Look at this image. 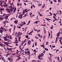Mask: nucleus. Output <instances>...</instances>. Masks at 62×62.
I'll return each mask as SVG.
<instances>
[{"label": "nucleus", "mask_w": 62, "mask_h": 62, "mask_svg": "<svg viewBox=\"0 0 62 62\" xmlns=\"http://www.w3.org/2000/svg\"><path fill=\"white\" fill-rule=\"evenodd\" d=\"M20 5V4H19V3H17V6H19Z\"/></svg>", "instance_id": "nucleus-43"}, {"label": "nucleus", "mask_w": 62, "mask_h": 62, "mask_svg": "<svg viewBox=\"0 0 62 62\" xmlns=\"http://www.w3.org/2000/svg\"><path fill=\"white\" fill-rule=\"evenodd\" d=\"M41 47H43V49H44V43H43V45H41Z\"/></svg>", "instance_id": "nucleus-7"}, {"label": "nucleus", "mask_w": 62, "mask_h": 62, "mask_svg": "<svg viewBox=\"0 0 62 62\" xmlns=\"http://www.w3.org/2000/svg\"><path fill=\"white\" fill-rule=\"evenodd\" d=\"M45 50H46V51H48V49L46 48H45Z\"/></svg>", "instance_id": "nucleus-31"}, {"label": "nucleus", "mask_w": 62, "mask_h": 62, "mask_svg": "<svg viewBox=\"0 0 62 62\" xmlns=\"http://www.w3.org/2000/svg\"><path fill=\"white\" fill-rule=\"evenodd\" d=\"M44 33H45L46 32V30H44Z\"/></svg>", "instance_id": "nucleus-38"}, {"label": "nucleus", "mask_w": 62, "mask_h": 62, "mask_svg": "<svg viewBox=\"0 0 62 62\" xmlns=\"http://www.w3.org/2000/svg\"><path fill=\"white\" fill-rule=\"evenodd\" d=\"M30 51L29 50V51H27V53H28L27 54V55H28V54H30V52H29Z\"/></svg>", "instance_id": "nucleus-18"}, {"label": "nucleus", "mask_w": 62, "mask_h": 62, "mask_svg": "<svg viewBox=\"0 0 62 62\" xmlns=\"http://www.w3.org/2000/svg\"><path fill=\"white\" fill-rule=\"evenodd\" d=\"M17 36H18V37H19L18 38H19V41H20V42H21V41H20L21 40L20 39H21V37H20V36H21L20 35V32H19L17 34Z\"/></svg>", "instance_id": "nucleus-1"}, {"label": "nucleus", "mask_w": 62, "mask_h": 62, "mask_svg": "<svg viewBox=\"0 0 62 62\" xmlns=\"http://www.w3.org/2000/svg\"><path fill=\"white\" fill-rule=\"evenodd\" d=\"M24 53L25 54H25H27L28 53L27 52H26V51H25L24 52Z\"/></svg>", "instance_id": "nucleus-23"}, {"label": "nucleus", "mask_w": 62, "mask_h": 62, "mask_svg": "<svg viewBox=\"0 0 62 62\" xmlns=\"http://www.w3.org/2000/svg\"><path fill=\"white\" fill-rule=\"evenodd\" d=\"M60 32L59 31V32L58 33H57V37H59V35H60Z\"/></svg>", "instance_id": "nucleus-8"}, {"label": "nucleus", "mask_w": 62, "mask_h": 62, "mask_svg": "<svg viewBox=\"0 0 62 62\" xmlns=\"http://www.w3.org/2000/svg\"><path fill=\"white\" fill-rule=\"evenodd\" d=\"M31 43V42L30 41V40H29L28 41V45H29H29H30Z\"/></svg>", "instance_id": "nucleus-5"}, {"label": "nucleus", "mask_w": 62, "mask_h": 62, "mask_svg": "<svg viewBox=\"0 0 62 62\" xmlns=\"http://www.w3.org/2000/svg\"><path fill=\"white\" fill-rule=\"evenodd\" d=\"M26 39H25V40L23 41V42L24 43H25V42H26Z\"/></svg>", "instance_id": "nucleus-30"}, {"label": "nucleus", "mask_w": 62, "mask_h": 62, "mask_svg": "<svg viewBox=\"0 0 62 62\" xmlns=\"http://www.w3.org/2000/svg\"><path fill=\"white\" fill-rule=\"evenodd\" d=\"M19 52H20V51H19L18 52H16V53L17 54H18V53H19Z\"/></svg>", "instance_id": "nucleus-25"}, {"label": "nucleus", "mask_w": 62, "mask_h": 62, "mask_svg": "<svg viewBox=\"0 0 62 62\" xmlns=\"http://www.w3.org/2000/svg\"><path fill=\"white\" fill-rule=\"evenodd\" d=\"M23 25V24H21V25H20V26H23V25Z\"/></svg>", "instance_id": "nucleus-48"}, {"label": "nucleus", "mask_w": 62, "mask_h": 62, "mask_svg": "<svg viewBox=\"0 0 62 62\" xmlns=\"http://www.w3.org/2000/svg\"><path fill=\"white\" fill-rule=\"evenodd\" d=\"M43 26H46V25H45V24H44V25H43Z\"/></svg>", "instance_id": "nucleus-60"}, {"label": "nucleus", "mask_w": 62, "mask_h": 62, "mask_svg": "<svg viewBox=\"0 0 62 62\" xmlns=\"http://www.w3.org/2000/svg\"><path fill=\"white\" fill-rule=\"evenodd\" d=\"M49 9L50 10H51V9H52V8H49Z\"/></svg>", "instance_id": "nucleus-63"}, {"label": "nucleus", "mask_w": 62, "mask_h": 62, "mask_svg": "<svg viewBox=\"0 0 62 62\" xmlns=\"http://www.w3.org/2000/svg\"><path fill=\"white\" fill-rule=\"evenodd\" d=\"M38 35L39 37H40V34H38Z\"/></svg>", "instance_id": "nucleus-52"}, {"label": "nucleus", "mask_w": 62, "mask_h": 62, "mask_svg": "<svg viewBox=\"0 0 62 62\" xmlns=\"http://www.w3.org/2000/svg\"><path fill=\"white\" fill-rule=\"evenodd\" d=\"M40 56L39 55L38 56V58H40Z\"/></svg>", "instance_id": "nucleus-61"}, {"label": "nucleus", "mask_w": 62, "mask_h": 62, "mask_svg": "<svg viewBox=\"0 0 62 62\" xmlns=\"http://www.w3.org/2000/svg\"><path fill=\"white\" fill-rule=\"evenodd\" d=\"M21 45H20V46H19V49L20 50H23V48L21 47Z\"/></svg>", "instance_id": "nucleus-13"}, {"label": "nucleus", "mask_w": 62, "mask_h": 62, "mask_svg": "<svg viewBox=\"0 0 62 62\" xmlns=\"http://www.w3.org/2000/svg\"><path fill=\"white\" fill-rule=\"evenodd\" d=\"M1 57L2 58L1 59L2 60H3V59H4V57H3V56H1Z\"/></svg>", "instance_id": "nucleus-21"}, {"label": "nucleus", "mask_w": 62, "mask_h": 62, "mask_svg": "<svg viewBox=\"0 0 62 62\" xmlns=\"http://www.w3.org/2000/svg\"><path fill=\"white\" fill-rule=\"evenodd\" d=\"M3 43H4L5 44V45H6V44H7V43H8V44H9H9H10L11 43H8V42H3Z\"/></svg>", "instance_id": "nucleus-6"}, {"label": "nucleus", "mask_w": 62, "mask_h": 62, "mask_svg": "<svg viewBox=\"0 0 62 62\" xmlns=\"http://www.w3.org/2000/svg\"><path fill=\"white\" fill-rule=\"evenodd\" d=\"M36 23L38 24V22H37V21H36L35 22H34V23Z\"/></svg>", "instance_id": "nucleus-40"}, {"label": "nucleus", "mask_w": 62, "mask_h": 62, "mask_svg": "<svg viewBox=\"0 0 62 62\" xmlns=\"http://www.w3.org/2000/svg\"><path fill=\"white\" fill-rule=\"evenodd\" d=\"M49 43V42L47 41V42L46 43V45H48V43Z\"/></svg>", "instance_id": "nucleus-29"}, {"label": "nucleus", "mask_w": 62, "mask_h": 62, "mask_svg": "<svg viewBox=\"0 0 62 62\" xmlns=\"http://www.w3.org/2000/svg\"><path fill=\"white\" fill-rule=\"evenodd\" d=\"M8 59L10 61V58H8Z\"/></svg>", "instance_id": "nucleus-54"}, {"label": "nucleus", "mask_w": 62, "mask_h": 62, "mask_svg": "<svg viewBox=\"0 0 62 62\" xmlns=\"http://www.w3.org/2000/svg\"><path fill=\"white\" fill-rule=\"evenodd\" d=\"M54 1V2H56L57 1L56 0H53Z\"/></svg>", "instance_id": "nucleus-53"}, {"label": "nucleus", "mask_w": 62, "mask_h": 62, "mask_svg": "<svg viewBox=\"0 0 62 62\" xmlns=\"http://www.w3.org/2000/svg\"><path fill=\"white\" fill-rule=\"evenodd\" d=\"M25 31H26V29H27V28L26 27L25 28Z\"/></svg>", "instance_id": "nucleus-57"}, {"label": "nucleus", "mask_w": 62, "mask_h": 62, "mask_svg": "<svg viewBox=\"0 0 62 62\" xmlns=\"http://www.w3.org/2000/svg\"><path fill=\"white\" fill-rule=\"evenodd\" d=\"M35 38L36 39H39V38L37 37V36H35Z\"/></svg>", "instance_id": "nucleus-34"}, {"label": "nucleus", "mask_w": 62, "mask_h": 62, "mask_svg": "<svg viewBox=\"0 0 62 62\" xmlns=\"http://www.w3.org/2000/svg\"><path fill=\"white\" fill-rule=\"evenodd\" d=\"M53 18H54V19L55 18V17L54 16H53Z\"/></svg>", "instance_id": "nucleus-58"}, {"label": "nucleus", "mask_w": 62, "mask_h": 62, "mask_svg": "<svg viewBox=\"0 0 62 62\" xmlns=\"http://www.w3.org/2000/svg\"><path fill=\"white\" fill-rule=\"evenodd\" d=\"M3 23L4 24H5L6 23V21H5L4 22H3Z\"/></svg>", "instance_id": "nucleus-49"}, {"label": "nucleus", "mask_w": 62, "mask_h": 62, "mask_svg": "<svg viewBox=\"0 0 62 62\" xmlns=\"http://www.w3.org/2000/svg\"><path fill=\"white\" fill-rule=\"evenodd\" d=\"M22 16L23 15H20L18 16V18H19L20 19H22L23 18L22 17Z\"/></svg>", "instance_id": "nucleus-4"}, {"label": "nucleus", "mask_w": 62, "mask_h": 62, "mask_svg": "<svg viewBox=\"0 0 62 62\" xmlns=\"http://www.w3.org/2000/svg\"><path fill=\"white\" fill-rule=\"evenodd\" d=\"M8 15H9L8 14L7 16H5V17L4 18L5 19H8Z\"/></svg>", "instance_id": "nucleus-9"}, {"label": "nucleus", "mask_w": 62, "mask_h": 62, "mask_svg": "<svg viewBox=\"0 0 62 62\" xmlns=\"http://www.w3.org/2000/svg\"><path fill=\"white\" fill-rule=\"evenodd\" d=\"M17 32H16L15 33V35H17Z\"/></svg>", "instance_id": "nucleus-56"}, {"label": "nucleus", "mask_w": 62, "mask_h": 62, "mask_svg": "<svg viewBox=\"0 0 62 62\" xmlns=\"http://www.w3.org/2000/svg\"><path fill=\"white\" fill-rule=\"evenodd\" d=\"M1 10H4V8H1Z\"/></svg>", "instance_id": "nucleus-55"}, {"label": "nucleus", "mask_w": 62, "mask_h": 62, "mask_svg": "<svg viewBox=\"0 0 62 62\" xmlns=\"http://www.w3.org/2000/svg\"><path fill=\"white\" fill-rule=\"evenodd\" d=\"M0 19H1V20H2L3 19V18L2 17H0Z\"/></svg>", "instance_id": "nucleus-64"}, {"label": "nucleus", "mask_w": 62, "mask_h": 62, "mask_svg": "<svg viewBox=\"0 0 62 62\" xmlns=\"http://www.w3.org/2000/svg\"><path fill=\"white\" fill-rule=\"evenodd\" d=\"M55 47V46H52V47L53 48H54V47Z\"/></svg>", "instance_id": "nucleus-62"}, {"label": "nucleus", "mask_w": 62, "mask_h": 62, "mask_svg": "<svg viewBox=\"0 0 62 62\" xmlns=\"http://www.w3.org/2000/svg\"><path fill=\"white\" fill-rule=\"evenodd\" d=\"M22 23H23V25H24L25 24H26V23H25V22H23Z\"/></svg>", "instance_id": "nucleus-10"}, {"label": "nucleus", "mask_w": 62, "mask_h": 62, "mask_svg": "<svg viewBox=\"0 0 62 62\" xmlns=\"http://www.w3.org/2000/svg\"><path fill=\"white\" fill-rule=\"evenodd\" d=\"M7 15H8V14H3V16H6V15L7 16Z\"/></svg>", "instance_id": "nucleus-24"}, {"label": "nucleus", "mask_w": 62, "mask_h": 62, "mask_svg": "<svg viewBox=\"0 0 62 62\" xmlns=\"http://www.w3.org/2000/svg\"><path fill=\"white\" fill-rule=\"evenodd\" d=\"M58 1L59 3L61 2V0H58Z\"/></svg>", "instance_id": "nucleus-32"}, {"label": "nucleus", "mask_w": 62, "mask_h": 62, "mask_svg": "<svg viewBox=\"0 0 62 62\" xmlns=\"http://www.w3.org/2000/svg\"><path fill=\"white\" fill-rule=\"evenodd\" d=\"M41 5H42V4H40L39 5V7H40Z\"/></svg>", "instance_id": "nucleus-36"}, {"label": "nucleus", "mask_w": 62, "mask_h": 62, "mask_svg": "<svg viewBox=\"0 0 62 62\" xmlns=\"http://www.w3.org/2000/svg\"><path fill=\"white\" fill-rule=\"evenodd\" d=\"M45 4H44L43 6H42V8H44V7H45Z\"/></svg>", "instance_id": "nucleus-22"}, {"label": "nucleus", "mask_w": 62, "mask_h": 62, "mask_svg": "<svg viewBox=\"0 0 62 62\" xmlns=\"http://www.w3.org/2000/svg\"><path fill=\"white\" fill-rule=\"evenodd\" d=\"M3 4H4L5 5V6H6V5L7 4H6V2H5L3 3Z\"/></svg>", "instance_id": "nucleus-50"}, {"label": "nucleus", "mask_w": 62, "mask_h": 62, "mask_svg": "<svg viewBox=\"0 0 62 62\" xmlns=\"http://www.w3.org/2000/svg\"><path fill=\"white\" fill-rule=\"evenodd\" d=\"M18 22V21H14V23L16 24H17Z\"/></svg>", "instance_id": "nucleus-12"}, {"label": "nucleus", "mask_w": 62, "mask_h": 62, "mask_svg": "<svg viewBox=\"0 0 62 62\" xmlns=\"http://www.w3.org/2000/svg\"><path fill=\"white\" fill-rule=\"evenodd\" d=\"M37 43L36 42L35 44V46H37Z\"/></svg>", "instance_id": "nucleus-51"}, {"label": "nucleus", "mask_w": 62, "mask_h": 62, "mask_svg": "<svg viewBox=\"0 0 62 62\" xmlns=\"http://www.w3.org/2000/svg\"><path fill=\"white\" fill-rule=\"evenodd\" d=\"M3 31H5V32H6L7 31V30H6L5 28H3Z\"/></svg>", "instance_id": "nucleus-15"}, {"label": "nucleus", "mask_w": 62, "mask_h": 62, "mask_svg": "<svg viewBox=\"0 0 62 62\" xmlns=\"http://www.w3.org/2000/svg\"><path fill=\"white\" fill-rule=\"evenodd\" d=\"M25 37L26 38H28V36L26 35V36Z\"/></svg>", "instance_id": "nucleus-41"}, {"label": "nucleus", "mask_w": 62, "mask_h": 62, "mask_svg": "<svg viewBox=\"0 0 62 62\" xmlns=\"http://www.w3.org/2000/svg\"><path fill=\"white\" fill-rule=\"evenodd\" d=\"M25 11L26 12H28V11H27V10H26V9H25L23 11L24 13H25L24 11Z\"/></svg>", "instance_id": "nucleus-11"}, {"label": "nucleus", "mask_w": 62, "mask_h": 62, "mask_svg": "<svg viewBox=\"0 0 62 62\" xmlns=\"http://www.w3.org/2000/svg\"><path fill=\"white\" fill-rule=\"evenodd\" d=\"M9 8H10V10L11 11H12V10L14 9V7L13 8L11 6L9 7Z\"/></svg>", "instance_id": "nucleus-2"}, {"label": "nucleus", "mask_w": 62, "mask_h": 62, "mask_svg": "<svg viewBox=\"0 0 62 62\" xmlns=\"http://www.w3.org/2000/svg\"><path fill=\"white\" fill-rule=\"evenodd\" d=\"M17 57H18L17 59H16V60H19V59H22V58H21V57L19 56H17Z\"/></svg>", "instance_id": "nucleus-3"}, {"label": "nucleus", "mask_w": 62, "mask_h": 62, "mask_svg": "<svg viewBox=\"0 0 62 62\" xmlns=\"http://www.w3.org/2000/svg\"><path fill=\"white\" fill-rule=\"evenodd\" d=\"M25 50H26V51H28V50H29V49L28 48H27L25 49Z\"/></svg>", "instance_id": "nucleus-45"}, {"label": "nucleus", "mask_w": 62, "mask_h": 62, "mask_svg": "<svg viewBox=\"0 0 62 62\" xmlns=\"http://www.w3.org/2000/svg\"><path fill=\"white\" fill-rule=\"evenodd\" d=\"M0 4L1 5H2V4H3V3L2 2V1H0Z\"/></svg>", "instance_id": "nucleus-20"}, {"label": "nucleus", "mask_w": 62, "mask_h": 62, "mask_svg": "<svg viewBox=\"0 0 62 62\" xmlns=\"http://www.w3.org/2000/svg\"><path fill=\"white\" fill-rule=\"evenodd\" d=\"M17 28H20H20H21V27H19V26H17Z\"/></svg>", "instance_id": "nucleus-42"}, {"label": "nucleus", "mask_w": 62, "mask_h": 62, "mask_svg": "<svg viewBox=\"0 0 62 62\" xmlns=\"http://www.w3.org/2000/svg\"><path fill=\"white\" fill-rule=\"evenodd\" d=\"M29 15L31 16H30V17H31V15H32V12H31L30 14H29Z\"/></svg>", "instance_id": "nucleus-26"}, {"label": "nucleus", "mask_w": 62, "mask_h": 62, "mask_svg": "<svg viewBox=\"0 0 62 62\" xmlns=\"http://www.w3.org/2000/svg\"><path fill=\"white\" fill-rule=\"evenodd\" d=\"M11 30H12V28H11L9 29V31L10 33H11Z\"/></svg>", "instance_id": "nucleus-17"}, {"label": "nucleus", "mask_w": 62, "mask_h": 62, "mask_svg": "<svg viewBox=\"0 0 62 62\" xmlns=\"http://www.w3.org/2000/svg\"><path fill=\"white\" fill-rule=\"evenodd\" d=\"M50 3L51 4H53V2H52V1H51V2H50Z\"/></svg>", "instance_id": "nucleus-59"}, {"label": "nucleus", "mask_w": 62, "mask_h": 62, "mask_svg": "<svg viewBox=\"0 0 62 62\" xmlns=\"http://www.w3.org/2000/svg\"><path fill=\"white\" fill-rule=\"evenodd\" d=\"M15 28H16V26H15V25L14 26V31H15Z\"/></svg>", "instance_id": "nucleus-19"}, {"label": "nucleus", "mask_w": 62, "mask_h": 62, "mask_svg": "<svg viewBox=\"0 0 62 62\" xmlns=\"http://www.w3.org/2000/svg\"><path fill=\"white\" fill-rule=\"evenodd\" d=\"M6 10L7 11H10L9 9H6Z\"/></svg>", "instance_id": "nucleus-46"}, {"label": "nucleus", "mask_w": 62, "mask_h": 62, "mask_svg": "<svg viewBox=\"0 0 62 62\" xmlns=\"http://www.w3.org/2000/svg\"><path fill=\"white\" fill-rule=\"evenodd\" d=\"M58 37L57 36V37L56 38V41H57V38H58Z\"/></svg>", "instance_id": "nucleus-44"}, {"label": "nucleus", "mask_w": 62, "mask_h": 62, "mask_svg": "<svg viewBox=\"0 0 62 62\" xmlns=\"http://www.w3.org/2000/svg\"><path fill=\"white\" fill-rule=\"evenodd\" d=\"M29 35H32V33L31 32L29 33Z\"/></svg>", "instance_id": "nucleus-33"}, {"label": "nucleus", "mask_w": 62, "mask_h": 62, "mask_svg": "<svg viewBox=\"0 0 62 62\" xmlns=\"http://www.w3.org/2000/svg\"><path fill=\"white\" fill-rule=\"evenodd\" d=\"M60 14H62V11L61 10H60Z\"/></svg>", "instance_id": "nucleus-28"}, {"label": "nucleus", "mask_w": 62, "mask_h": 62, "mask_svg": "<svg viewBox=\"0 0 62 62\" xmlns=\"http://www.w3.org/2000/svg\"><path fill=\"white\" fill-rule=\"evenodd\" d=\"M21 53H22V52H21L20 53H19V56H21Z\"/></svg>", "instance_id": "nucleus-27"}, {"label": "nucleus", "mask_w": 62, "mask_h": 62, "mask_svg": "<svg viewBox=\"0 0 62 62\" xmlns=\"http://www.w3.org/2000/svg\"><path fill=\"white\" fill-rule=\"evenodd\" d=\"M4 40H5V41H7V40H9V39H4Z\"/></svg>", "instance_id": "nucleus-39"}, {"label": "nucleus", "mask_w": 62, "mask_h": 62, "mask_svg": "<svg viewBox=\"0 0 62 62\" xmlns=\"http://www.w3.org/2000/svg\"><path fill=\"white\" fill-rule=\"evenodd\" d=\"M45 38H46V36H44L43 39H45Z\"/></svg>", "instance_id": "nucleus-37"}, {"label": "nucleus", "mask_w": 62, "mask_h": 62, "mask_svg": "<svg viewBox=\"0 0 62 62\" xmlns=\"http://www.w3.org/2000/svg\"><path fill=\"white\" fill-rule=\"evenodd\" d=\"M30 54L29 55L28 57H27V58L28 59H30Z\"/></svg>", "instance_id": "nucleus-14"}, {"label": "nucleus", "mask_w": 62, "mask_h": 62, "mask_svg": "<svg viewBox=\"0 0 62 62\" xmlns=\"http://www.w3.org/2000/svg\"><path fill=\"white\" fill-rule=\"evenodd\" d=\"M50 32H49L48 37L47 38V39H49V38H50Z\"/></svg>", "instance_id": "nucleus-16"}, {"label": "nucleus", "mask_w": 62, "mask_h": 62, "mask_svg": "<svg viewBox=\"0 0 62 62\" xmlns=\"http://www.w3.org/2000/svg\"><path fill=\"white\" fill-rule=\"evenodd\" d=\"M0 33H2V30H0Z\"/></svg>", "instance_id": "nucleus-47"}, {"label": "nucleus", "mask_w": 62, "mask_h": 62, "mask_svg": "<svg viewBox=\"0 0 62 62\" xmlns=\"http://www.w3.org/2000/svg\"><path fill=\"white\" fill-rule=\"evenodd\" d=\"M51 28V29H52L53 28V25H52V27L51 28Z\"/></svg>", "instance_id": "nucleus-35"}]
</instances>
